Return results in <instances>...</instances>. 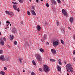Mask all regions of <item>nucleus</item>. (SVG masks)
Listing matches in <instances>:
<instances>
[{
	"label": "nucleus",
	"instance_id": "f257e3e1",
	"mask_svg": "<svg viewBox=\"0 0 75 75\" xmlns=\"http://www.w3.org/2000/svg\"><path fill=\"white\" fill-rule=\"evenodd\" d=\"M67 69V71L69 72H71V74H73V68L71 66V64L69 63H68L66 65Z\"/></svg>",
	"mask_w": 75,
	"mask_h": 75
},
{
	"label": "nucleus",
	"instance_id": "f03ea898",
	"mask_svg": "<svg viewBox=\"0 0 75 75\" xmlns=\"http://www.w3.org/2000/svg\"><path fill=\"white\" fill-rule=\"evenodd\" d=\"M35 56L38 61H42V57L40 54H35Z\"/></svg>",
	"mask_w": 75,
	"mask_h": 75
},
{
	"label": "nucleus",
	"instance_id": "7ed1b4c3",
	"mask_svg": "<svg viewBox=\"0 0 75 75\" xmlns=\"http://www.w3.org/2000/svg\"><path fill=\"white\" fill-rule=\"evenodd\" d=\"M59 45V41L54 40L53 42V45L55 47H57Z\"/></svg>",
	"mask_w": 75,
	"mask_h": 75
},
{
	"label": "nucleus",
	"instance_id": "20e7f679",
	"mask_svg": "<svg viewBox=\"0 0 75 75\" xmlns=\"http://www.w3.org/2000/svg\"><path fill=\"white\" fill-rule=\"evenodd\" d=\"M43 69L45 72H48L50 71V68L47 65H45L44 66Z\"/></svg>",
	"mask_w": 75,
	"mask_h": 75
},
{
	"label": "nucleus",
	"instance_id": "39448f33",
	"mask_svg": "<svg viewBox=\"0 0 75 75\" xmlns=\"http://www.w3.org/2000/svg\"><path fill=\"white\" fill-rule=\"evenodd\" d=\"M62 13L65 17H68V15L65 9H63L62 10Z\"/></svg>",
	"mask_w": 75,
	"mask_h": 75
},
{
	"label": "nucleus",
	"instance_id": "423d86ee",
	"mask_svg": "<svg viewBox=\"0 0 75 75\" xmlns=\"http://www.w3.org/2000/svg\"><path fill=\"white\" fill-rule=\"evenodd\" d=\"M0 59L2 61H6V59H5L4 55H2L0 57Z\"/></svg>",
	"mask_w": 75,
	"mask_h": 75
},
{
	"label": "nucleus",
	"instance_id": "0eeeda50",
	"mask_svg": "<svg viewBox=\"0 0 75 75\" xmlns=\"http://www.w3.org/2000/svg\"><path fill=\"white\" fill-rule=\"evenodd\" d=\"M0 40H1L0 44H1V45H4V42L3 40H2L1 38H0Z\"/></svg>",
	"mask_w": 75,
	"mask_h": 75
},
{
	"label": "nucleus",
	"instance_id": "6e6552de",
	"mask_svg": "<svg viewBox=\"0 0 75 75\" xmlns=\"http://www.w3.org/2000/svg\"><path fill=\"white\" fill-rule=\"evenodd\" d=\"M51 51L52 53H53L54 55H55L57 54V52H56V50H55L54 49H52L51 50Z\"/></svg>",
	"mask_w": 75,
	"mask_h": 75
},
{
	"label": "nucleus",
	"instance_id": "1a4fd4ad",
	"mask_svg": "<svg viewBox=\"0 0 75 75\" xmlns=\"http://www.w3.org/2000/svg\"><path fill=\"white\" fill-rule=\"evenodd\" d=\"M30 12L31 13H32V15H34V16H36V13L33 10L31 9L30 11Z\"/></svg>",
	"mask_w": 75,
	"mask_h": 75
},
{
	"label": "nucleus",
	"instance_id": "9d476101",
	"mask_svg": "<svg viewBox=\"0 0 75 75\" xmlns=\"http://www.w3.org/2000/svg\"><path fill=\"white\" fill-rule=\"evenodd\" d=\"M36 28L38 31H40V30H41V27L39 25H38L36 26Z\"/></svg>",
	"mask_w": 75,
	"mask_h": 75
},
{
	"label": "nucleus",
	"instance_id": "9b49d317",
	"mask_svg": "<svg viewBox=\"0 0 75 75\" xmlns=\"http://www.w3.org/2000/svg\"><path fill=\"white\" fill-rule=\"evenodd\" d=\"M57 68L59 71H61V66H57Z\"/></svg>",
	"mask_w": 75,
	"mask_h": 75
},
{
	"label": "nucleus",
	"instance_id": "f8f14e48",
	"mask_svg": "<svg viewBox=\"0 0 75 75\" xmlns=\"http://www.w3.org/2000/svg\"><path fill=\"white\" fill-rule=\"evenodd\" d=\"M69 21L71 23H73V21H74V18H73V17H70Z\"/></svg>",
	"mask_w": 75,
	"mask_h": 75
},
{
	"label": "nucleus",
	"instance_id": "ddd939ff",
	"mask_svg": "<svg viewBox=\"0 0 75 75\" xmlns=\"http://www.w3.org/2000/svg\"><path fill=\"white\" fill-rule=\"evenodd\" d=\"M13 8L14 10H17V6L15 4H13Z\"/></svg>",
	"mask_w": 75,
	"mask_h": 75
},
{
	"label": "nucleus",
	"instance_id": "4468645a",
	"mask_svg": "<svg viewBox=\"0 0 75 75\" xmlns=\"http://www.w3.org/2000/svg\"><path fill=\"white\" fill-rule=\"evenodd\" d=\"M12 32L13 33H16L17 32V30H16V29L15 28H13L12 30Z\"/></svg>",
	"mask_w": 75,
	"mask_h": 75
},
{
	"label": "nucleus",
	"instance_id": "2eb2a0df",
	"mask_svg": "<svg viewBox=\"0 0 75 75\" xmlns=\"http://www.w3.org/2000/svg\"><path fill=\"white\" fill-rule=\"evenodd\" d=\"M10 16H11V17H13V16H14V13L12 12H11V13H10Z\"/></svg>",
	"mask_w": 75,
	"mask_h": 75
},
{
	"label": "nucleus",
	"instance_id": "dca6fc26",
	"mask_svg": "<svg viewBox=\"0 0 75 75\" xmlns=\"http://www.w3.org/2000/svg\"><path fill=\"white\" fill-rule=\"evenodd\" d=\"M0 74L1 75H5V72L4 71H2L0 72Z\"/></svg>",
	"mask_w": 75,
	"mask_h": 75
},
{
	"label": "nucleus",
	"instance_id": "f3484780",
	"mask_svg": "<svg viewBox=\"0 0 75 75\" xmlns=\"http://www.w3.org/2000/svg\"><path fill=\"white\" fill-rule=\"evenodd\" d=\"M10 57H6L5 60L6 61H8L9 60H10Z\"/></svg>",
	"mask_w": 75,
	"mask_h": 75
},
{
	"label": "nucleus",
	"instance_id": "a211bd4d",
	"mask_svg": "<svg viewBox=\"0 0 75 75\" xmlns=\"http://www.w3.org/2000/svg\"><path fill=\"white\" fill-rule=\"evenodd\" d=\"M13 38H14V35H10V39L11 41V40H12L13 39Z\"/></svg>",
	"mask_w": 75,
	"mask_h": 75
},
{
	"label": "nucleus",
	"instance_id": "6ab92c4d",
	"mask_svg": "<svg viewBox=\"0 0 75 75\" xmlns=\"http://www.w3.org/2000/svg\"><path fill=\"white\" fill-rule=\"evenodd\" d=\"M47 35H46L45 34H44V36H43V37L44 39V40H47Z\"/></svg>",
	"mask_w": 75,
	"mask_h": 75
},
{
	"label": "nucleus",
	"instance_id": "aec40b11",
	"mask_svg": "<svg viewBox=\"0 0 75 75\" xmlns=\"http://www.w3.org/2000/svg\"><path fill=\"white\" fill-rule=\"evenodd\" d=\"M11 12L9 11H5V13L7 14H8V15H10V13Z\"/></svg>",
	"mask_w": 75,
	"mask_h": 75
},
{
	"label": "nucleus",
	"instance_id": "412c9836",
	"mask_svg": "<svg viewBox=\"0 0 75 75\" xmlns=\"http://www.w3.org/2000/svg\"><path fill=\"white\" fill-rule=\"evenodd\" d=\"M22 60H23V58H20L18 59L19 62L20 63H22Z\"/></svg>",
	"mask_w": 75,
	"mask_h": 75
},
{
	"label": "nucleus",
	"instance_id": "4be33fe9",
	"mask_svg": "<svg viewBox=\"0 0 75 75\" xmlns=\"http://www.w3.org/2000/svg\"><path fill=\"white\" fill-rule=\"evenodd\" d=\"M56 23L57 26H59V22L58 21H56Z\"/></svg>",
	"mask_w": 75,
	"mask_h": 75
},
{
	"label": "nucleus",
	"instance_id": "5701e85b",
	"mask_svg": "<svg viewBox=\"0 0 75 75\" xmlns=\"http://www.w3.org/2000/svg\"><path fill=\"white\" fill-rule=\"evenodd\" d=\"M52 1L54 4H55V5L57 4V3H56V1H55L52 0Z\"/></svg>",
	"mask_w": 75,
	"mask_h": 75
},
{
	"label": "nucleus",
	"instance_id": "b1692460",
	"mask_svg": "<svg viewBox=\"0 0 75 75\" xmlns=\"http://www.w3.org/2000/svg\"><path fill=\"white\" fill-rule=\"evenodd\" d=\"M40 52H41L42 53L44 52V49L42 48L40 49Z\"/></svg>",
	"mask_w": 75,
	"mask_h": 75
},
{
	"label": "nucleus",
	"instance_id": "393cba45",
	"mask_svg": "<svg viewBox=\"0 0 75 75\" xmlns=\"http://www.w3.org/2000/svg\"><path fill=\"white\" fill-rule=\"evenodd\" d=\"M32 63L33 65H36V63H35V61H34V60H33Z\"/></svg>",
	"mask_w": 75,
	"mask_h": 75
},
{
	"label": "nucleus",
	"instance_id": "a878e982",
	"mask_svg": "<svg viewBox=\"0 0 75 75\" xmlns=\"http://www.w3.org/2000/svg\"><path fill=\"white\" fill-rule=\"evenodd\" d=\"M50 60L51 61H52V62H55V61H56L55 60L52 59H50Z\"/></svg>",
	"mask_w": 75,
	"mask_h": 75
},
{
	"label": "nucleus",
	"instance_id": "bb28decb",
	"mask_svg": "<svg viewBox=\"0 0 75 75\" xmlns=\"http://www.w3.org/2000/svg\"><path fill=\"white\" fill-rule=\"evenodd\" d=\"M61 29L62 33H64V32H65V30H64V29L62 28H61Z\"/></svg>",
	"mask_w": 75,
	"mask_h": 75
},
{
	"label": "nucleus",
	"instance_id": "cd10ccee",
	"mask_svg": "<svg viewBox=\"0 0 75 75\" xmlns=\"http://www.w3.org/2000/svg\"><path fill=\"white\" fill-rule=\"evenodd\" d=\"M27 13L28 15H29V16H30V15H31V13H30V11H27Z\"/></svg>",
	"mask_w": 75,
	"mask_h": 75
},
{
	"label": "nucleus",
	"instance_id": "c85d7f7f",
	"mask_svg": "<svg viewBox=\"0 0 75 75\" xmlns=\"http://www.w3.org/2000/svg\"><path fill=\"white\" fill-rule=\"evenodd\" d=\"M39 70V71H41V72H43V71H44V70H42V69L41 68H40Z\"/></svg>",
	"mask_w": 75,
	"mask_h": 75
},
{
	"label": "nucleus",
	"instance_id": "c756f323",
	"mask_svg": "<svg viewBox=\"0 0 75 75\" xmlns=\"http://www.w3.org/2000/svg\"><path fill=\"white\" fill-rule=\"evenodd\" d=\"M61 42L62 44H64V41L62 40H61Z\"/></svg>",
	"mask_w": 75,
	"mask_h": 75
},
{
	"label": "nucleus",
	"instance_id": "7c9ffc66",
	"mask_svg": "<svg viewBox=\"0 0 75 75\" xmlns=\"http://www.w3.org/2000/svg\"><path fill=\"white\" fill-rule=\"evenodd\" d=\"M6 23H8V25H10V26H11V24H10V22H8V21H6Z\"/></svg>",
	"mask_w": 75,
	"mask_h": 75
},
{
	"label": "nucleus",
	"instance_id": "2f4dec72",
	"mask_svg": "<svg viewBox=\"0 0 75 75\" xmlns=\"http://www.w3.org/2000/svg\"><path fill=\"white\" fill-rule=\"evenodd\" d=\"M28 43L27 42H26L25 43V46L27 47V46H28Z\"/></svg>",
	"mask_w": 75,
	"mask_h": 75
},
{
	"label": "nucleus",
	"instance_id": "473e14b6",
	"mask_svg": "<svg viewBox=\"0 0 75 75\" xmlns=\"http://www.w3.org/2000/svg\"><path fill=\"white\" fill-rule=\"evenodd\" d=\"M19 3H22L23 2V0H18Z\"/></svg>",
	"mask_w": 75,
	"mask_h": 75
},
{
	"label": "nucleus",
	"instance_id": "72a5a7b5",
	"mask_svg": "<svg viewBox=\"0 0 75 75\" xmlns=\"http://www.w3.org/2000/svg\"><path fill=\"white\" fill-rule=\"evenodd\" d=\"M31 75H35V73H34V72H32L31 73Z\"/></svg>",
	"mask_w": 75,
	"mask_h": 75
},
{
	"label": "nucleus",
	"instance_id": "f704fd0d",
	"mask_svg": "<svg viewBox=\"0 0 75 75\" xmlns=\"http://www.w3.org/2000/svg\"><path fill=\"white\" fill-rule=\"evenodd\" d=\"M59 65H62V62H61V61H59Z\"/></svg>",
	"mask_w": 75,
	"mask_h": 75
},
{
	"label": "nucleus",
	"instance_id": "c9c22d12",
	"mask_svg": "<svg viewBox=\"0 0 75 75\" xmlns=\"http://www.w3.org/2000/svg\"><path fill=\"white\" fill-rule=\"evenodd\" d=\"M3 52L2 50H0V54H3Z\"/></svg>",
	"mask_w": 75,
	"mask_h": 75
},
{
	"label": "nucleus",
	"instance_id": "e433bc0d",
	"mask_svg": "<svg viewBox=\"0 0 75 75\" xmlns=\"http://www.w3.org/2000/svg\"><path fill=\"white\" fill-rule=\"evenodd\" d=\"M14 44L15 45H17V42L16 41H15L14 42Z\"/></svg>",
	"mask_w": 75,
	"mask_h": 75
},
{
	"label": "nucleus",
	"instance_id": "4c0bfd02",
	"mask_svg": "<svg viewBox=\"0 0 75 75\" xmlns=\"http://www.w3.org/2000/svg\"><path fill=\"white\" fill-rule=\"evenodd\" d=\"M46 5L47 7H49V4L47 3H46Z\"/></svg>",
	"mask_w": 75,
	"mask_h": 75
},
{
	"label": "nucleus",
	"instance_id": "58836bf2",
	"mask_svg": "<svg viewBox=\"0 0 75 75\" xmlns=\"http://www.w3.org/2000/svg\"><path fill=\"white\" fill-rule=\"evenodd\" d=\"M12 3L13 4H18V3L16 2H12Z\"/></svg>",
	"mask_w": 75,
	"mask_h": 75
},
{
	"label": "nucleus",
	"instance_id": "ea45409f",
	"mask_svg": "<svg viewBox=\"0 0 75 75\" xmlns=\"http://www.w3.org/2000/svg\"><path fill=\"white\" fill-rule=\"evenodd\" d=\"M3 40L4 41H6V38L5 37L3 38Z\"/></svg>",
	"mask_w": 75,
	"mask_h": 75
},
{
	"label": "nucleus",
	"instance_id": "a19ab883",
	"mask_svg": "<svg viewBox=\"0 0 75 75\" xmlns=\"http://www.w3.org/2000/svg\"><path fill=\"white\" fill-rule=\"evenodd\" d=\"M16 10L18 12H20V9H19V8H17V10Z\"/></svg>",
	"mask_w": 75,
	"mask_h": 75
},
{
	"label": "nucleus",
	"instance_id": "79ce46f5",
	"mask_svg": "<svg viewBox=\"0 0 75 75\" xmlns=\"http://www.w3.org/2000/svg\"><path fill=\"white\" fill-rule=\"evenodd\" d=\"M58 3H61V0H57Z\"/></svg>",
	"mask_w": 75,
	"mask_h": 75
},
{
	"label": "nucleus",
	"instance_id": "37998d69",
	"mask_svg": "<svg viewBox=\"0 0 75 75\" xmlns=\"http://www.w3.org/2000/svg\"><path fill=\"white\" fill-rule=\"evenodd\" d=\"M41 40L42 42H45L43 39H41Z\"/></svg>",
	"mask_w": 75,
	"mask_h": 75
},
{
	"label": "nucleus",
	"instance_id": "c03bdc74",
	"mask_svg": "<svg viewBox=\"0 0 75 75\" xmlns=\"http://www.w3.org/2000/svg\"><path fill=\"white\" fill-rule=\"evenodd\" d=\"M4 70H7V67H4Z\"/></svg>",
	"mask_w": 75,
	"mask_h": 75
},
{
	"label": "nucleus",
	"instance_id": "a18cd8bd",
	"mask_svg": "<svg viewBox=\"0 0 75 75\" xmlns=\"http://www.w3.org/2000/svg\"><path fill=\"white\" fill-rule=\"evenodd\" d=\"M68 29H69V30H71V28L70 27H68Z\"/></svg>",
	"mask_w": 75,
	"mask_h": 75
},
{
	"label": "nucleus",
	"instance_id": "49530a36",
	"mask_svg": "<svg viewBox=\"0 0 75 75\" xmlns=\"http://www.w3.org/2000/svg\"><path fill=\"white\" fill-rule=\"evenodd\" d=\"M73 54H74V55H75V50H74L73 51Z\"/></svg>",
	"mask_w": 75,
	"mask_h": 75
},
{
	"label": "nucleus",
	"instance_id": "de8ad7c7",
	"mask_svg": "<svg viewBox=\"0 0 75 75\" xmlns=\"http://www.w3.org/2000/svg\"><path fill=\"white\" fill-rule=\"evenodd\" d=\"M32 9L33 10H34L35 8H34V6H32Z\"/></svg>",
	"mask_w": 75,
	"mask_h": 75
},
{
	"label": "nucleus",
	"instance_id": "09e8293b",
	"mask_svg": "<svg viewBox=\"0 0 75 75\" xmlns=\"http://www.w3.org/2000/svg\"><path fill=\"white\" fill-rule=\"evenodd\" d=\"M46 44L47 45H49V43L48 42H46Z\"/></svg>",
	"mask_w": 75,
	"mask_h": 75
},
{
	"label": "nucleus",
	"instance_id": "8fccbe9b",
	"mask_svg": "<svg viewBox=\"0 0 75 75\" xmlns=\"http://www.w3.org/2000/svg\"><path fill=\"white\" fill-rule=\"evenodd\" d=\"M18 74H19V75H20V72L19 71H18Z\"/></svg>",
	"mask_w": 75,
	"mask_h": 75
},
{
	"label": "nucleus",
	"instance_id": "3c124183",
	"mask_svg": "<svg viewBox=\"0 0 75 75\" xmlns=\"http://www.w3.org/2000/svg\"><path fill=\"white\" fill-rule=\"evenodd\" d=\"M21 24H23V21H21Z\"/></svg>",
	"mask_w": 75,
	"mask_h": 75
},
{
	"label": "nucleus",
	"instance_id": "603ef678",
	"mask_svg": "<svg viewBox=\"0 0 75 75\" xmlns=\"http://www.w3.org/2000/svg\"><path fill=\"white\" fill-rule=\"evenodd\" d=\"M37 3H38V0H35Z\"/></svg>",
	"mask_w": 75,
	"mask_h": 75
},
{
	"label": "nucleus",
	"instance_id": "864d4df0",
	"mask_svg": "<svg viewBox=\"0 0 75 75\" xmlns=\"http://www.w3.org/2000/svg\"><path fill=\"white\" fill-rule=\"evenodd\" d=\"M23 72H25V70L24 69H23Z\"/></svg>",
	"mask_w": 75,
	"mask_h": 75
},
{
	"label": "nucleus",
	"instance_id": "5fc2aeb1",
	"mask_svg": "<svg viewBox=\"0 0 75 75\" xmlns=\"http://www.w3.org/2000/svg\"><path fill=\"white\" fill-rule=\"evenodd\" d=\"M7 47L8 48H10V46L9 45H8Z\"/></svg>",
	"mask_w": 75,
	"mask_h": 75
},
{
	"label": "nucleus",
	"instance_id": "6e6d98bb",
	"mask_svg": "<svg viewBox=\"0 0 75 75\" xmlns=\"http://www.w3.org/2000/svg\"><path fill=\"white\" fill-rule=\"evenodd\" d=\"M45 24H46V25L47 24V22H45Z\"/></svg>",
	"mask_w": 75,
	"mask_h": 75
},
{
	"label": "nucleus",
	"instance_id": "4d7b16f0",
	"mask_svg": "<svg viewBox=\"0 0 75 75\" xmlns=\"http://www.w3.org/2000/svg\"><path fill=\"white\" fill-rule=\"evenodd\" d=\"M58 60L59 61H61V59H59Z\"/></svg>",
	"mask_w": 75,
	"mask_h": 75
},
{
	"label": "nucleus",
	"instance_id": "13d9d810",
	"mask_svg": "<svg viewBox=\"0 0 75 75\" xmlns=\"http://www.w3.org/2000/svg\"><path fill=\"white\" fill-rule=\"evenodd\" d=\"M8 24L7 23L6 25H7V26H8Z\"/></svg>",
	"mask_w": 75,
	"mask_h": 75
},
{
	"label": "nucleus",
	"instance_id": "bf43d9fd",
	"mask_svg": "<svg viewBox=\"0 0 75 75\" xmlns=\"http://www.w3.org/2000/svg\"><path fill=\"white\" fill-rule=\"evenodd\" d=\"M64 63L65 64H67V62L65 61L64 62Z\"/></svg>",
	"mask_w": 75,
	"mask_h": 75
},
{
	"label": "nucleus",
	"instance_id": "052dcab7",
	"mask_svg": "<svg viewBox=\"0 0 75 75\" xmlns=\"http://www.w3.org/2000/svg\"><path fill=\"white\" fill-rule=\"evenodd\" d=\"M74 39H75V35H74Z\"/></svg>",
	"mask_w": 75,
	"mask_h": 75
},
{
	"label": "nucleus",
	"instance_id": "680f3d73",
	"mask_svg": "<svg viewBox=\"0 0 75 75\" xmlns=\"http://www.w3.org/2000/svg\"><path fill=\"white\" fill-rule=\"evenodd\" d=\"M29 1H30V2H31V1H32V0H29Z\"/></svg>",
	"mask_w": 75,
	"mask_h": 75
},
{
	"label": "nucleus",
	"instance_id": "e2e57ef3",
	"mask_svg": "<svg viewBox=\"0 0 75 75\" xmlns=\"http://www.w3.org/2000/svg\"><path fill=\"white\" fill-rule=\"evenodd\" d=\"M1 22L0 21V25H1Z\"/></svg>",
	"mask_w": 75,
	"mask_h": 75
},
{
	"label": "nucleus",
	"instance_id": "0e129e2a",
	"mask_svg": "<svg viewBox=\"0 0 75 75\" xmlns=\"http://www.w3.org/2000/svg\"><path fill=\"white\" fill-rule=\"evenodd\" d=\"M1 35V32H0V35Z\"/></svg>",
	"mask_w": 75,
	"mask_h": 75
},
{
	"label": "nucleus",
	"instance_id": "69168bd1",
	"mask_svg": "<svg viewBox=\"0 0 75 75\" xmlns=\"http://www.w3.org/2000/svg\"><path fill=\"white\" fill-rule=\"evenodd\" d=\"M13 1H16V0H13Z\"/></svg>",
	"mask_w": 75,
	"mask_h": 75
},
{
	"label": "nucleus",
	"instance_id": "338daca9",
	"mask_svg": "<svg viewBox=\"0 0 75 75\" xmlns=\"http://www.w3.org/2000/svg\"><path fill=\"white\" fill-rule=\"evenodd\" d=\"M43 0H40V1H43Z\"/></svg>",
	"mask_w": 75,
	"mask_h": 75
},
{
	"label": "nucleus",
	"instance_id": "774afa93",
	"mask_svg": "<svg viewBox=\"0 0 75 75\" xmlns=\"http://www.w3.org/2000/svg\"><path fill=\"white\" fill-rule=\"evenodd\" d=\"M67 75H69V74H68Z\"/></svg>",
	"mask_w": 75,
	"mask_h": 75
}]
</instances>
